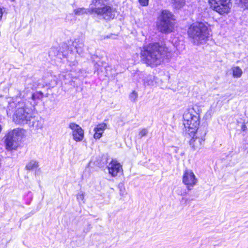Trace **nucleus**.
Instances as JSON below:
<instances>
[{
  "mask_svg": "<svg viewBox=\"0 0 248 248\" xmlns=\"http://www.w3.org/2000/svg\"><path fill=\"white\" fill-rule=\"evenodd\" d=\"M169 53L168 48L158 43L144 46L140 52L141 61L152 67L160 65Z\"/></svg>",
  "mask_w": 248,
  "mask_h": 248,
  "instance_id": "1",
  "label": "nucleus"
},
{
  "mask_svg": "<svg viewBox=\"0 0 248 248\" xmlns=\"http://www.w3.org/2000/svg\"><path fill=\"white\" fill-rule=\"evenodd\" d=\"M187 33L191 42L196 45L205 43L210 36L206 24L202 22L191 24L188 29Z\"/></svg>",
  "mask_w": 248,
  "mask_h": 248,
  "instance_id": "2",
  "label": "nucleus"
},
{
  "mask_svg": "<svg viewBox=\"0 0 248 248\" xmlns=\"http://www.w3.org/2000/svg\"><path fill=\"white\" fill-rule=\"evenodd\" d=\"M185 132L189 136L197 132L200 123V115L193 108L188 109L183 114Z\"/></svg>",
  "mask_w": 248,
  "mask_h": 248,
  "instance_id": "3",
  "label": "nucleus"
},
{
  "mask_svg": "<svg viewBox=\"0 0 248 248\" xmlns=\"http://www.w3.org/2000/svg\"><path fill=\"white\" fill-rule=\"evenodd\" d=\"M93 3L94 7H92V12L106 20H110L114 18L115 9L106 5L107 0H93Z\"/></svg>",
  "mask_w": 248,
  "mask_h": 248,
  "instance_id": "4",
  "label": "nucleus"
},
{
  "mask_svg": "<svg viewBox=\"0 0 248 248\" xmlns=\"http://www.w3.org/2000/svg\"><path fill=\"white\" fill-rule=\"evenodd\" d=\"M173 15L169 11L163 10L157 18L156 26L159 31L169 33L174 29Z\"/></svg>",
  "mask_w": 248,
  "mask_h": 248,
  "instance_id": "5",
  "label": "nucleus"
},
{
  "mask_svg": "<svg viewBox=\"0 0 248 248\" xmlns=\"http://www.w3.org/2000/svg\"><path fill=\"white\" fill-rule=\"evenodd\" d=\"M18 103L19 108H17L13 115V121L18 124H27L30 119L31 118L33 112L32 110L27 108L24 102L18 101Z\"/></svg>",
  "mask_w": 248,
  "mask_h": 248,
  "instance_id": "6",
  "label": "nucleus"
},
{
  "mask_svg": "<svg viewBox=\"0 0 248 248\" xmlns=\"http://www.w3.org/2000/svg\"><path fill=\"white\" fill-rule=\"evenodd\" d=\"M231 0H209L211 7L220 15L228 14L231 7Z\"/></svg>",
  "mask_w": 248,
  "mask_h": 248,
  "instance_id": "7",
  "label": "nucleus"
},
{
  "mask_svg": "<svg viewBox=\"0 0 248 248\" xmlns=\"http://www.w3.org/2000/svg\"><path fill=\"white\" fill-rule=\"evenodd\" d=\"M19 132V130L18 129H15L9 131L6 135L5 143L7 150H12L16 149L17 147V136H18Z\"/></svg>",
  "mask_w": 248,
  "mask_h": 248,
  "instance_id": "8",
  "label": "nucleus"
},
{
  "mask_svg": "<svg viewBox=\"0 0 248 248\" xmlns=\"http://www.w3.org/2000/svg\"><path fill=\"white\" fill-rule=\"evenodd\" d=\"M183 182L186 186L188 190H191L197 183V179L191 170L186 169L185 170L183 176Z\"/></svg>",
  "mask_w": 248,
  "mask_h": 248,
  "instance_id": "9",
  "label": "nucleus"
},
{
  "mask_svg": "<svg viewBox=\"0 0 248 248\" xmlns=\"http://www.w3.org/2000/svg\"><path fill=\"white\" fill-rule=\"evenodd\" d=\"M69 127L72 130L73 139L77 142H79L83 140L84 137V132L83 129L75 123H70Z\"/></svg>",
  "mask_w": 248,
  "mask_h": 248,
  "instance_id": "10",
  "label": "nucleus"
},
{
  "mask_svg": "<svg viewBox=\"0 0 248 248\" xmlns=\"http://www.w3.org/2000/svg\"><path fill=\"white\" fill-rule=\"evenodd\" d=\"M206 134V132L204 131L200 137L196 136L195 134L191 136L193 137L189 141V144L193 151L201 148L204 143L205 140L204 137Z\"/></svg>",
  "mask_w": 248,
  "mask_h": 248,
  "instance_id": "11",
  "label": "nucleus"
},
{
  "mask_svg": "<svg viewBox=\"0 0 248 248\" xmlns=\"http://www.w3.org/2000/svg\"><path fill=\"white\" fill-rule=\"evenodd\" d=\"M107 167L109 174L112 177H116L119 173L123 171L122 166L116 160L112 159Z\"/></svg>",
  "mask_w": 248,
  "mask_h": 248,
  "instance_id": "12",
  "label": "nucleus"
},
{
  "mask_svg": "<svg viewBox=\"0 0 248 248\" xmlns=\"http://www.w3.org/2000/svg\"><path fill=\"white\" fill-rule=\"evenodd\" d=\"M28 124L30 127H32L34 129H39L43 127L42 120L35 112L32 114L31 118L30 119Z\"/></svg>",
  "mask_w": 248,
  "mask_h": 248,
  "instance_id": "13",
  "label": "nucleus"
},
{
  "mask_svg": "<svg viewBox=\"0 0 248 248\" xmlns=\"http://www.w3.org/2000/svg\"><path fill=\"white\" fill-rule=\"evenodd\" d=\"M18 101L20 102H23L21 101V98H16L15 101H12L8 102V105L7 107L6 112L7 115L8 116H11L13 112L14 111L15 108H19Z\"/></svg>",
  "mask_w": 248,
  "mask_h": 248,
  "instance_id": "14",
  "label": "nucleus"
},
{
  "mask_svg": "<svg viewBox=\"0 0 248 248\" xmlns=\"http://www.w3.org/2000/svg\"><path fill=\"white\" fill-rule=\"evenodd\" d=\"M44 96V94L41 92H36L31 94V101L30 104L31 106H34L37 105V101L41 100Z\"/></svg>",
  "mask_w": 248,
  "mask_h": 248,
  "instance_id": "15",
  "label": "nucleus"
},
{
  "mask_svg": "<svg viewBox=\"0 0 248 248\" xmlns=\"http://www.w3.org/2000/svg\"><path fill=\"white\" fill-rule=\"evenodd\" d=\"M74 45L75 46L77 52L78 54L80 55L83 53L84 51V45L82 39H76L75 42L74 43Z\"/></svg>",
  "mask_w": 248,
  "mask_h": 248,
  "instance_id": "16",
  "label": "nucleus"
},
{
  "mask_svg": "<svg viewBox=\"0 0 248 248\" xmlns=\"http://www.w3.org/2000/svg\"><path fill=\"white\" fill-rule=\"evenodd\" d=\"M74 13L76 16H82L91 13V10L84 8H78L74 9Z\"/></svg>",
  "mask_w": 248,
  "mask_h": 248,
  "instance_id": "17",
  "label": "nucleus"
},
{
  "mask_svg": "<svg viewBox=\"0 0 248 248\" xmlns=\"http://www.w3.org/2000/svg\"><path fill=\"white\" fill-rule=\"evenodd\" d=\"M232 76L234 78H239L241 77L243 72L239 66H233L232 68Z\"/></svg>",
  "mask_w": 248,
  "mask_h": 248,
  "instance_id": "18",
  "label": "nucleus"
},
{
  "mask_svg": "<svg viewBox=\"0 0 248 248\" xmlns=\"http://www.w3.org/2000/svg\"><path fill=\"white\" fill-rule=\"evenodd\" d=\"M92 59H93V61L94 62V67L96 69L97 71H103V69L105 68L106 66L104 65V63L100 61H96L94 60V58L93 57Z\"/></svg>",
  "mask_w": 248,
  "mask_h": 248,
  "instance_id": "19",
  "label": "nucleus"
},
{
  "mask_svg": "<svg viewBox=\"0 0 248 248\" xmlns=\"http://www.w3.org/2000/svg\"><path fill=\"white\" fill-rule=\"evenodd\" d=\"M70 72H62L60 76V78L63 80H68L69 81L72 80V78L73 77L72 74Z\"/></svg>",
  "mask_w": 248,
  "mask_h": 248,
  "instance_id": "20",
  "label": "nucleus"
},
{
  "mask_svg": "<svg viewBox=\"0 0 248 248\" xmlns=\"http://www.w3.org/2000/svg\"><path fill=\"white\" fill-rule=\"evenodd\" d=\"M39 166L38 162L35 160H31L28 163L26 168L28 170H32L36 169Z\"/></svg>",
  "mask_w": 248,
  "mask_h": 248,
  "instance_id": "21",
  "label": "nucleus"
},
{
  "mask_svg": "<svg viewBox=\"0 0 248 248\" xmlns=\"http://www.w3.org/2000/svg\"><path fill=\"white\" fill-rule=\"evenodd\" d=\"M106 127L107 124L105 123H103L97 124L96 126L94 127V129L103 134L105 130L106 129Z\"/></svg>",
  "mask_w": 248,
  "mask_h": 248,
  "instance_id": "22",
  "label": "nucleus"
},
{
  "mask_svg": "<svg viewBox=\"0 0 248 248\" xmlns=\"http://www.w3.org/2000/svg\"><path fill=\"white\" fill-rule=\"evenodd\" d=\"M171 1L177 8H181L185 3L184 0H171Z\"/></svg>",
  "mask_w": 248,
  "mask_h": 248,
  "instance_id": "23",
  "label": "nucleus"
},
{
  "mask_svg": "<svg viewBox=\"0 0 248 248\" xmlns=\"http://www.w3.org/2000/svg\"><path fill=\"white\" fill-rule=\"evenodd\" d=\"M138 96V93L136 91H133L132 93H130L129 95V98L132 102H136Z\"/></svg>",
  "mask_w": 248,
  "mask_h": 248,
  "instance_id": "24",
  "label": "nucleus"
},
{
  "mask_svg": "<svg viewBox=\"0 0 248 248\" xmlns=\"http://www.w3.org/2000/svg\"><path fill=\"white\" fill-rule=\"evenodd\" d=\"M118 188L120 191V194L121 196H124L125 194V189L124 183H120L118 186Z\"/></svg>",
  "mask_w": 248,
  "mask_h": 248,
  "instance_id": "25",
  "label": "nucleus"
},
{
  "mask_svg": "<svg viewBox=\"0 0 248 248\" xmlns=\"http://www.w3.org/2000/svg\"><path fill=\"white\" fill-rule=\"evenodd\" d=\"M143 81L145 84L147 85H150L153 82V78L152 76H149L146 78H144Z\"/></svg>",
  "mask_w": 248,
  "mask_h": 248,
  "instance_id": "26",
  "label": "nucleus"
},
{
  "mask_svg": "<svg viewBox=\"0 0 248 248\" xmlns=\"http://www.w3.org/2000/svg\"><path fill=\"white\" fill-rule=\"evenodd\" d=\"M93 131H94V134L93 135V137L95 139H99L102 136V133L100 132H98L97 130H96L94 128Z\"/></svg>",
  "mask_w": 248,
  "mask_h": 248,
  "instance_id": "27",
  "label": "nucleus"
},
{
  "mask_svg": "<svg viewBox=\"0 0 248 248\" xmlns=\"http://www.w3.org/2000/svg\"><path fill=\"white\" fill-rule=\"evenodd\" d=\"M148 133V130L146 128L142 129L140 132L139 136H140V138H141L142 137L145 136Z\"/></svg>",
  "mask_w": 248,
  "mask_h": 248,
  "instance_id": "28",
  "label": "nucleus"
},
{
  "mask_svg": "<svg viewBox=\"0 0 248 248\" xmlns=\"http://www.w3.org/2000/svg\"><path fill=\"white\" fill-rule=\"evenodd\" d=\"M77 200L78 201H83L84 199V195L83 193H79L77 196Z\"/></svg>",
  "mask_w": 248,
  "mask_h": 248,
  "instance_id": "29",
  "label": "nucleus"
},
{
  "mask_svg": "<svg viewBox=\"0 0 248 248\" xmlns=\"http://www.w3.org/2000/svg\"><path fill=\"white\" fill-rule=\"evenodd\" d=\"M139 1L140 5H141L143 6L148 5L149 3V0H139Z\"/></svg>",
  "mask_w": 248,
  "mask_h": 248,
  "instance_id": "30",
  "label": "nucleus"
},
{
  "mask_svg": "<svg viewBox=\"0 0 248 248\" xmlns=\"http://www.w3.org/2000/svg\"><path fill=\"white\" fill-rule=\"evenodd\" d=\"M194 198H191V199H190V198H186L185 197H183L182 198V201H185V203L186 204H189L191 201L194 200Z\"/></svg>",
  "mask_w": 248,
  "mask_h": 248,
  "instance_id": "31",
  "label": "nucleus"
},
{
  "mask_svg": "<svg viewBox=\"0 0 248 248\" xmlns=\"http://www.w3.org/2000/svg\"><path fill=\"white\" fill-rule=\"evenodd\" d=\"M240 2L244 5V6L248 8V0H239Z\"/></svg>",
  "mask_w": 248,
  "mask_h": 248,
  "instance_id": "32",
  "label": "nucleus"
},
{
  "mask_svg": "<svg viewBox=\"0 0 248 248\" xmlns=\"http://www.w3.org/2000/svg\"><path fill=\"white\" fill-rule=\"evenodd\" d=\"M5 11L4 8L0 6V21L1 20L2 16Z\"/></svg>",
  "mask_w": 248,
  "mask_h": 248,
  "instance_id": "33",
  "label": "nucleus"
},
{
  "mask_svg": "<svg viewBox=\"0 0 248 248\" xmlns=\"http://www.w3.org/2000/svg\"><path fill=\"white\" fill-rule=\"evenodd\" d=\"M247 127L246 126V125L245 124H242V126H241V129L243 131H245L246 130Z\"/></svg>",
  "mask_w": 248,
  "mask_h": 248,
  "instance_id": "34",
  "label": "nucleus"
},
{
  "mask_svg": "<svg viewBox=\"0 0 248 248\" xmlns=\"http://www.w3.org/2000/svg\"><path fill=\"white\" fill-rule=\"evenodd\" d=\"M72 16V14H69V15H67L66 17V20H69V17Z\"/></svg>",
  "mask_w": 248,
  "mask_h": 248,
  "instance_id": "35",
  "label": "nucleus"
},
{
  "mask_svg": "<svg viewBox=\"0 0 248 248\" xmlns=\"http://www.w3.org/2000/svg\"><path fill=\"white\" fill-rule=\"evenodd\" d=\"M2 129V126L0 124V133H1Z\"/></svg>",
  "mask_w": 248,
  "mask_h": 248,
  "instance_id": "36",
  "label": "nucleus"
},
{
  "mask_svg": "<svg viewBox=\"0 0 248 248\" xmlns=\"http://www.w3.org/2000/svg\"><path fill=\"white\" fill-rule=\"evenodd\" d=\"M20 96H22L23 98L25 97V95H22L21 93L20 94Z\"/></svg>",
  "mask_w": 248,
  "mask_h": 248,
  "instance_id": "37",
  "label": "nucleus"
}]
</instances>
